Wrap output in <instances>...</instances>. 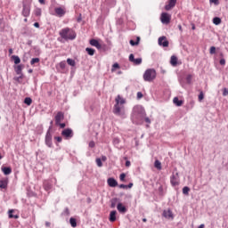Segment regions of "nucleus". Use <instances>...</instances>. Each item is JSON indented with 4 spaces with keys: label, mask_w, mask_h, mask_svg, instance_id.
Here are the masks:
<instances>
[{
    "label": "nucleus",
    "mask_w": 228,
    "mask_h": 228,
    "mask_svg": "<svg viewBox=\"0 0 228 228\" xmlns=\"http://www.w3.org/2000/svg\"><path fill=\"white\" fill-rule=\"evenodd\" d=\"M115 102L112 113L116 115V117H119V118H127V114H126V99L118 95L115 98Z\"/></svg>",
    "instance_id": "obj_1"
},
{
    "label": "nucleus",
    "mask_w": 228,
    "mask_h": 228,
    "mask_svg": "<svg viewBox=\"0 0 228 228\" xmlns=\"http://www.w3.org/2000/svg\"><path fill=\"white\" fill-rule=\"evenodd\" d=\"M145 109L142 105H135L133 108L131 114V120L133 124H142L143 118L146 117Z\"/></svg>",
    "instance_id": "obj_2"
},
{
    "label": "nucleus",
    "mask_w": 228,
    "mask_h": 228,
    "mask_svg": "<svg viewBox=\"0 0 228 228\" xmlns=\"http://www.w3.org/2000/svg\"><path fill=\"white\" fill-rule=\"evenodd\" d=\"M59 35L63 40H76V31L69 28H64L60 30Z\"/></svg>",
    "instance_id": "obj_3"
},
{
    "label": "nucleus",
    "mask_w": 228,
    "mask_h": 228,
    "mask_svg": "<svg viewBox=\"0 0 228 228\" xmlns=\"http://www.w3.org/2000/svg\"><path fill=\"white\" fill-rule=\"evenodd\" d=\"M156 76H157L156 69H148L145 70L142 77H143L144 81H147L148 83H151V82H152L153 80L156 79Z\"/></svg>",
    "instance_id": "obj_4"
},
{
    "label": "nucleus",
    "mask_w": 228,
    "mask_h": 228,
    "mask_svg": "<svg viewBox=\"0 0 228 228\" xmlns=\"http://www.w3.org/2000/svg\"><path fill=\"white\" fill-rule=\"evenodd\" d=\"M45 145L50 149L53 147V134H51V127L47 130L45 134Z\"/></svg>",
    "instance_id": "obj_5"
},
{
    "label": "nucleus",
    "mask_w": 228,
    "mask_h": 228,
    "mask_svg": "<svg viewBox=\"0 0 228 228\" xmlns=\"http://www.w3.org/2000/svg\"><path fill=\"white\" fill-rule=\"evenodd\" d=\"M61 135L64 136L66 140H70L74 136V132L70 128H66L62 130Z\"/></svg>",
    "instance_id": "obj_6"
},
{
    "label": "nucleus",
    "mask_w": 228,
    "mask_h": 228,
    "mask_svg": "<svg viewBox=\"0 0 228 228\" xmlns=\"http://www.w3.org/2000/svg\"><path fill=\"white\" fill-rule=\"evenodd\" d=\"M172 186H179V173L173 174L170 177Z\"/></svg>",
    "instance_id": "obj_7"
},
{
    "label": "nucleus",
    "mask_w": 228,
    "mask_h": 228,
    "mask_svg": "<svg viewBox=\"0 0 228 228\" xmlns=\"http://www.w3.org/2000/svg\"><path fill=\"white\" fill-rule=\"evenodd\" d=\"M170 19H171L170 14H168L167 12L161 13L160 20H161L162 24H170Z\"/></svg>",
    "instance_id": "obj_8"
},
{
    "label": "nucleus",
    "mask_w": 228,
    "mask_h": 228,
    "mask_svg": "<svg viewBox=\"0 0 228 228\" xmlns=\"http://www.w3.org/2000/svg\"><path fill=\"white\" fill-rule=\"evenodd\" d=\"M129 61H131V63H134V65H142V59L141 57L134 59V54L131 53L129 55Z\"/></svg>",
    "instance_id": "obj_9"
},
{
    "label": "nucleus",
    "mask_w": 228,
    "mask_h": 228,
    "mask_svg": "<svg viewBox=\"0 0 228 228\" xmlns=\"http://www.w3.org/2000/svg\"><path fill=\"white\" fill-rule=\"evenodd\" d=\"M21 13L23 17H29V14L31 13V7L26 4H23V9Z\"/></svg>",
    "instance_id": "obj_10"
},
{
    "label": "nucleus",
    "mask_w": 228,
    "mask_h": 228,
    "mask_svg": "<svg viewBox=\"0 0 228 228\" xmlns=\"http://www.w3.org/2000/svg\"><path fill=\"white\" fill-rule=\"evenodd\" d=\"M162 216H164V218H167V220H174V214L170 209L164 210L162 213Z\"/></svg>",
    "instance_id": "obj_11"
},
{
    "label": "nucleus",
    "mask_w": 228,
    "mask_h": 228,
    "mask_svg": "<svg viewBox=\"0 0 228 228\" xmlns=\"http://www.w3.org/2000/svg\"><path fill=\"white\" fill-rule=\"evenodd\" d=\"M55 12V15H57V17H63V15H65V13H67V12L65 11L64 8L62 7H57L54 9Z\"/></svg>",
    "instance_id": "obj_12"
},
{
    "label": "nucleus",
    "mask_w": 228,
    "mask_h": 228,
    "mask_svg": "<svg viewBox=\"0 0 228 228\" xmlns=\"http://www.w3.org/2000/svg\"><path fill=\"white\" fill-rule=\"evenodd\" d=\"M168 40H167V37H160L159 38V45H162V47H168Z\"/></svg>",
    "instance_id": "obj_13"
},
{
    "label": "nucleus",
    "mask_w": 228,
    "mask_h": 228,
    "mask_svg": "<svg viewBox=\"0 0 228 228\" xmlns=\"http://www.w3.org/2000/svg\"><path fill=\"white\" fill-rule=\"evenodd\" d=\"M176 4H177V0H169L168 4H166L165 6V10H167V12L172 10V8H174Z\"/></svg>",
    "instance_id": "obj_14"
},
{
    "label": "nucleus",
    "mask_w": 228,
    "mask_h": 228,
    "mask_svg": "<svg viewBox=\"0 0 228 228\" xmlns=\"http://www.w3.org/2000/svg\"><path fill=\"white\" fill-rule=\"evenodd\" d=\"M107 183L110 188H115V187L118 186V182H117V180H115V178H109L107 180Z\"/></svg>",
    "instance_id": "obj_15"
},
{
    "label": "nucleus",
    "mask_w": 228,
    "mask_h": 228,
    "mask_svg": "<svg viewBox=\"0 0 228 228\" xmlns=\"http://www.w3.org/2000/svg\"><path fill=\"white\" fill-rule=\"evenodd\" d=\"M63 118H65L63 112L61 111L58 112L57 115L55 116V124H60V122H61Z\"/></svg>",
    "instance_id": "obj_16"
},
{
    "label": "nucleus",
    "mask_w": 228,
    "mask_h": 228,
    "mask_svg": "<svg viewBox=\"0 0 228 228\" xmlns=\"http://www.w3.org/2000/svg\"><path fill=\"white\" fill-rule=\"evenodd\" d=\"M117 209L119 213H122L123 215L125 213H127V208H126V206H124L122 203H118L117 206Z\"/></svg>",
    "instance_id": "obj_17"
},
{
    "label": "nucleus",
    "mask_w": 228,
    "mask_h": 228,
    "mask_svg": "<svg viewBox=\"0 0 228 228\" xmlns=\"http://www.w3.org/2000/svg\"><path fill=\"white\" fill-rule=\"evenodd\" d=\"M90 45H93V47H96V49H101L102 46L99 44V41L97 39H91Z\"/></svg>",
    "instance_id": "obj_18"
},
{
    "label": "nucleus",
    "mask_w": 228,
    "mask_h": 228,
    "mask_svg": "<svg viewBox=\"0 0 228 228\" xmlns=\"http://www.w3.org/2000/svg\"><path fill=\"white\" fill-rule=\"evenodd\" d=\"M109 220H110V222H116V220H117V210H112L110 213Z\"/></svg>",
    "instance_id": "obj_19"
},
{
    "label": "nucleus",
    "mask_w": 228,
    "mask_h": 228,
    "mask_svg": "<svg viewBox=\"0 0 228 228\" xmlns=\"http://www.w3.org/2000/svg\"><path fill=\"white\" fill-rule=\"evenodd\" d=\"M8 188V180L0 181V190H6Z\"/></svg>",
    "instance_id": "obj_20"
},
{
    "label": "nucleus",
    "mask_w": 228,
    "mask_h": 228,
    "mask_svg": "<svg viewBox=\"0 0 228 228\" xmlns=\"http://www.w3.org/2000/svg\"><path fill=\"white\" fill-rule=\"evenodd\" d=\"M2 172L4 174V175H10V174H12V167H2Z\"/></svg>",
    "instance_id": "obj_21"
},
{
    "label": "nucleus",
    "mask_w": 228,
    "mask_h": 228,
    "mask_svg": "<svg viewBox=\"0 0 228 228\" xmlns=\"http://www.w3.org/2000/svg\"><path fill=\"white\" fill-rule=\"evenodd\" d=\"M69 224H70L71 227H73V228L77 227V221L74 217L69 218Z\"/></svg>",
    "instance_id": "obj_22"
},
{
    "label": "nucleus",
    "mask_w": 228,
    "mask_h": 228,
    "mask_svg": "<svg viewBox=\"0 0 228 228\" xmlns=\"http://www.w3.org/2000/svg\"><path fill=\"white\" fill-rule=\"evenodd\" d=\"M118 202V199L114 198L110 200V208L113 209L117 207V203Z\"/></svg>",
    "instance_id": "obj_23"
},
{
    "label": "nucleus",
    "mask_w": 228,
    "mask_h": 228,
    "mask_svg": "<svg viewBox=\"0 0 228 228\" xmlns=\"http://www.w3.org/2000/svg\"><path fill=\"white\" fill-rule=\"evenodd\" d=\"M213 24H215L216 26H220V24H222V19L215 17L213 19Z\"/></svg>",
    "instance_id": "obj_24"
},
{
    "label": "nucleus",
    "mask_w": 228,
    "mask_h": 228,
    "mask_svg": "<svg viewBox=\"0 0 228 228\" xmlns=\"http://www.w3.org/2000/svg\"><path fill=\"white\" fill-rule=\"evenodd\" d=\"M173 102L175 106H183V101H180L177 97L174 98Z\"/></svg>",
    "instance_id": "obj_25"
},
{
    "label": "nucleus",
    "mask_w": 228,
    "mask_h": 228,
    "mask_svg": "<svg viewBox=\"0 0 228 228\" xmlns=\"http://www.w3.org/2000/svg\"><path fill=\"white\" fill-rule=\"evenodd\" d=\"M15 72L18 76H22V66L18 65L15 69Z\"/></svg>",
    "instance_id": "obj_26"
},
{
    "label": "nucleus",
    "mask_w": 228,
    "mask_h": 228,
    "mask_svg": "<svg viewBox=\"0 0 228 228\" xmlns=\"http://www.w3.org/2000/svg\"><path fill=\"white\" fill-rule=\"evenodd\" d=\"M12 60H13L15 65H19V63H20V58L17 55H12Z\"/></svg>",
    "instance_id": "obj_27"
},
{
    "label": "nucleus",
    "mask_w": 228,
    "mask_h": 228,
    "mask_svg": "<svg viewBox=\"0 0 228 228\" xmlns=\"http://www.w3.org/2000/svg\"><path fill=\"white\" fill-rule=\"evenodd\" d=\"M138 44H140V37H136V41L133 39L130 40V45L132 46L138 45Z\"/></svg>",
    "instance_id": "obj_28"
},
{
    "label": "nucleus",
    "mask_w": 228,
    "mask_h": 228,
    "mask_svg": "<svg viewBox=\"0 0 228 228\" xmlns=\"http://www.w3.org/2000/svg\"><path fill=\"white\" fill-rule=\"evenodd\" d=\"M170 63L171 65L175 67V65H177V57H175V55L171 56Z\"/></svg>",
    "instance_id": "obj_29"
},
{
    "label": "nucleus",
    "mask_w": 228,
    "mask_h": 228,
    "mask_svg": "<svg viewBox=\"0 0 228 228\" xmlns=\"http://www.w3.org/2000/svg\"><path fill=\"white\" fill-rule=\"evenodd\" d=\"M86 51L89 56H94L95 54V50L94 48H86Z\"/></svg>",
    "instance_id": "obj_30"
},
{
    "label": "nucleus",
    "mask_w": 228,
    "mask_h": 228,
    "mask_svg": "<svg viewBox=\"0 0 228 228\" xmlns=\"http://www.w3.org/2000/svg\"><path fill=\"white\" fill-rule=\"evenodd\" d=\"M67 63L68 65H70V67H76V61L70 58L67 59Z\"/></svg>",
    "instance_id": "obj_31"
},
{
    "label": "nucleus",
    "mask_w": 228,
    "mask_h": 228,
    "mask_svg": "<svg viewBox=\"0 0 228 228\" xmlns=\"http://www.w3.org/2000/svg\"><path fill=\"white\" fill-rule=\"evenodd\" d=\"M154 167L157 170H161V162L159 160H155Z\"/></svg>",
    "instance_id": "obj_32"
},
{
    "label": "nucleus",
    "mask_w": 228,
    "mask_h": 228,
    "mask_svg": "<svg viewBox=\"0 0 228 228\" xmlns=\"http://www.w3.org/2000/svg\"><path fill=\"white\" fill-rule=\"evenodd\" d=\"M34 13L37 17H40L42 15V9L40 8H36L34 11Z\"/></svg>",
    "instance_id": "obj_33"
},
{
    "label": "nucleus",
    "mask_w": 228,
    "mask_h": 228,
    "mask_svg": "<svg viewBox=\"0 0 228 228\" xmlns=\"http://www.w3.org/2000/svg\"><path fill=\"white\" fill-rule=\"evenodd\" d=\"M33 102V100H31V98L27 97L24 100V103L27 104V106H31V103Z\"/></svg>",
    "instance_id": "obj_34"
},
{
    "label": "nucleus",
    "mask_w": 228,
    "mask_h": 228,
    "mask_svg": "<svg viewBox=\"0 0 228 228\" xmlns=\"http://www.w3.org/2000/svg\"><path fill=\"white\" fill-rule=\"evenodd\" d=\"M13 210H9V218H15V220H17V218H19V215H13Z\"/></svg>",
    "instance_id": "obj_35"
},
{
    "label": "nucleus",
    "mask_w": 228,
    "mask_h": 228,
    "mask_svg": "<svg viewBox=\"0 0 228 228\" xmlns=\"http://www.w3.org/2000/svg\"><path fill=\"white\" fill-rule=\"evenodd\" d=\"M59 67L61 69V70H64L65 67H67V62L65 61H61L59 63Z\"/></svg>",
    "instance_id": "obj_36"
},
{
    "label": "nucleus",
    "mask_w": 228,
    "mask_h": 228,
    "mask_svg": "<svg viewBox=\"0 0 228 228\" xmlns=\"http://www.w3.org/2000/svg\"><path fill=\"white\" fill-rule=\"evenodd\" d=\"M183 195H189V193H190V187H188V186L183 187Z\"/></svg>",
    "instance_id": "obj_37"
},
{
    "label": "nucleus",
    "mask_w": 228,
    "mask_h": 228,
    "mask_svg": "<svg viewBox=\"0 0 228 228\" xmlns=\"http://www.w3.org/2000/svg\"><path fill=\"white\" fill-rule=\"evenodd\" d=\"M40 62V59L39 58H33L30 61V65H35V63H39Z\"/></svg>",
    "instance_id": "obj_38"
},
{
    "label": "nucleus",
    "mask_w": 228,
    "mask_h": 228,
    "mask_svg": "<svg viewBox=\"0 0 228 228\" xmlns=\"http://www.w3.org/2000/svg\"><path fill=\"white\" fill-rule=\"evenodd\" d=\"M116 69H120V65L117 62L112 65L111 72H115Z\"/></svg>",
    "instance_id": "obj_39"
},
{
    "label": "nucleus",
    "mask_w": 228,
    "mask_h": 228,
    "mask_svg": "<svg viewBox=\"0 0 228 228\" xmlns=\"http://www.w3.org/2000/svg\"><path fill=\"white\" fill-rule=\"evenodd\" d=\"M96 165L97 167H99V168H101V167H102V160L101 159H96Z\"/></svg>",
    "instance_id": "obj_40"
},
{
    "label": "nucleus",
    "mask_w": 228,
    "mask_h": 228,
    "mask_svg": "<svg viewBox=\"0 0 228 228\" xmlns=\"http://www.w3.org/2000/svg\"><path fill=\"white\" fill-rule=\"evenodd\" d=\"M209 53L210 54H215L216 53V47L211 46Z\"/></svg>",
    "instance_id": "obj_41"
},
{
    "label": "nucleus",
    "mask_w": 228,
    "mask_h": 228,
    "mask_svg": "<svg viewBox=\"0 0 228 228\" xmlns=\"http://www.w3.org/2000/svg\"><path fill=\"white\" fill-rule=\"evenodd\" d=\"M119 179H120V181H122V182L126 181V173H122V174L119 175Z\"/></svg>",
    "instance_id": "obj_42"
},
{
    "label": "nucleus",
    "mask_w": 228,
    "mask_h": 228,
    "mask_svg": "<svg viewBox=\"0 0 228 228\" xmlns=\"http://www.w3.org/2000/svg\"><path fill=\"white\" fill-rule=\"evenodd\" d=\"M223 95H224V97H227V95H228V89L227 88L223 89Z\"/></svg>",
    "instance_id": "obj_43"
},
{
    "label": "nucleus",
    "mask_w": 228,
    "mask_h": 228,
    "mask_svg": "<svg viewBox=\"0 0 228 228\" xmlns=\"http://www.w3.org/2000/svg\"><path fill=\"white\" fill-rule=\"evenodd\" d=\"M191 75H188L187 77H186V81H187V83H191Z\"/></svg>",
    "instance_id": "obj_44"
},
{
    "label": "nucleus",
    "mask_w": 228,
    "mask_h": 228,
    "mask_svg": "<svg viewBox=\"0 0 228 228\" xmlns=\"http://www.w3.org/2000/svg\"><path fill=\"white\" fill-rule=\"evenodd\" d=\"M54 140H56V142H58L59 143H61L62 138L60 136H56L54 137Z\"/></svg>",
    "instance_id": "obj_45"
},
{
    "label": "nucleus",
    "mask_w": 228,
    "mask_h": 228,
    "mask_svg": "<svg viewBox=\"0 0 228 228\" xmlns=\"http://www.w3.org/2000/svg\"><path fill=\"white\" fill-rule=\"evenodd\" d=\"M89 147H91V149H94V147H95V142L94 141H91L89 142Z\"/></svg>",
    "instance_id": "obj_46"
},
{
    "label": "nucleus",
    "mask_w": 228,
    "mask_h": 228,
    "mask_svg": "<svg viewBox=\"0 0 228 228\" xmlns=\"http://www.w3.org/2000/svg\"><path fill=\"white\" fill-rule=\"evenodd\" d=\"M56 126H60L61 129H64L66 125H65V123L60 122V124H56Z\"/></svg>",
    "instance_id": "obj_47"
},
{
    "label": "nucleus",
    "mask_w": 228,
    "mask_h": 228,
    "mask_svg": "<svg viewBox=\"0 0 228 228\" xmlns=\"http://www.w3.org/2000/svg\"><path fill=\"white\" fill-rule=\"evenodd\" d=\"M22 77H23V75L21 74V75H20L19 77H16L14 79H15V81H20V79H22Z\"/></svg>",
    "instance_id": "obj_48"
},
{
    "label": "nucleus",
    "mask_w": 228,
    "mask_h": 228,
    "mask_svg": "<svg viewBox=\"0 0 228 228\" xmlns=\"http://www.w3.org/2000/svg\"><path fill=\"white\" fill-rule=\"evenodd\" d=\"M142 97H143V94H142V92H138L137 93V99H142Z\"/></svg>",
    "instance_id": "obj_49"
},
{
    "label": "nucleus",
    "mask_w": 228,
    "mask_h": 228,
    "mask_svg": "<svg viewBox=\"0 0 228 228\" xmlns=\"http://www.w3.org/2000/svg\"><path fill=\"white\" fill-rule=\"evenodd\" d=\"M143 118H144V120H145V122H146L147 124H151V118H147V117H144Z\"/></svg>",
    "instance_id": "obj_50"
},
{
    "label": "nucleus",
    "mask_w": 228,
    "mask_h": 228,
    "mask_svg": "<svg viewBox=\"0 0 228 228\" xmlns=\"http://www.w3.org/2000/svg\"><path fill=\"white\" fill-rule=\"evenodd\" d=\"M204 99V94L200 93L199 95V101H202Z\"/></svg>",
    "instance_id": "obj_51"
},
{
    "label": "nucleus",
    "mask_w": 228,
    "mask_h": 228,
    "mask_svg": "<svg viewBox=\"0 0 228 228\" xmlns=\"http://www.w3.org/2000/svg\"><path fill=\"white\" fill-rule=\"evenodd\" d=\"M219 63L220 65H225V59H221Z\"/></svg>",
    "instance_id": "obj_52"
},
{
    "label": "nucleus",
    "mask_w": 228,
    "mask_h": 228,
    "mask_svg": "<svg viewBox=\"0 0 228 228\" xmlns=\"http://www.w3.org/2000/svg\"><path fill=\"white\" fill-rule=\"evenodd\" d=\"M126 167H131V161L126 160Z\"/></svg>",
    "instance_id": "obj_53"
},
{
    "label": "nucleus",
    "mask_w": 228,
    "mask_h": 228,
    "mask_svg": "<svg viewBox=\"0 0 228 228\" xmlns=\"http://www.w3.org/2000/svg\"><path fill=\"white\" fill-rule=\"evenodd\" d=\"M101 159H102V161L104 162V161H107L108 158L106 156H102Z\"/></svg>",
    "instance_id": "obj_54"
},
{
    "label": "nucleus",
    "mask_w": 228,
    "mask_h": 228,
    "mask_svg": "<svg viewBox=\"0 0 228 228\" xmlns=\"http://www.w3.org/2000/svg\"><path fill=\"white\" fill-rule=\"evenodd\" d=\"M210 3H214V4H218V0H209Z\"/></svg>",
    "instance_id": "obj_55"
},
{
    "label": "nucleus",
    "mask_w": 228,
    "mask_h": 228,
    "mask_svg": "<svg viewBox=\"0 0 228 228\" xmlns=\"http://www.w3.org/2000/svg\"><path fill=\"white\" fill-rule=\"evenodd\" d=\"M119 188L126 189V188H127V185H126V184H120V185H119Z\"/></svg>",
    "instance_id": "obj_56"
},
{
    "label": "nucleus",
    "mask_w": 228,
    "mask_h": 228,
    "mask_svg": "<svg viewBox=\"0 0 228 228\" xmlns=\"http://www.w3.org/2000/svg\"><path fill=\"white\" fill-rule=\"evenodd\" d=\"M34 27H35V28H40V24H39L38 22H35V23H34Z\"/></svg>",
    "instance_id": "obj_57"
},
{
    "label": "nucleus",
    "mask_w": 228,
    "mask_h": 228,
    "mask_svg": "<svg viewBox=\"0 0 228 228\" xmlns=\"http://www.w3.org/2000/svg\"><path fill=\"white\" fill-rule=\"evenodd\" d=\"M0 29H3V20L0 19Z\"/></svg>",
    "instance_id": "obj_58"
},
{
    "label": "nucleus",
    "mask_w": 228,
    "mask_h": 228,
    "mask_svg": "<svg viewBox=\"0 0 228 228\" xmlns=\"http://www.w3.org/2000/svg\"><path fill=\"white\" fill-rule=\"evenodd\" d=\"M45 227H51V223L45 222Z\"/></svg>",
    "instance_id": "obj_59"
},
{
    "label": "nucleus",
    "mask_w": 228,
    "mask_h": 228,
    "mask_svg": "<svg viewBox=\"0 0 228 228\" xmlns=\"http://www.w3.org/2000/svg\"><path fill=\"white\" fill-rule=\"evenodd\" d=\"M114 143H120V140H118V139H114Z\"/></svg>",
    "instance_id": "obj_60"
},
{
    "label": "nucleus",
    "mask_w": 228,
    "mask_h": 228,
    "mask_svg": "<svg viewBox=\"0 0 228 228\" xmlns=\"http://www.w3.org/2000/svg\"><path fill=\"white\" fill-rule=\"evenodd\" d=\"M126 188H133V183H130L128 185H126Z\"/></svg>",
    "instance_id": "obj_61"
},
{
    "label": "nucleus",
    "mask_w": 228,
    "mask_h": 228,
    "mask_svg": "<svg viewBox=\"0 0 228 228\" xmlns=\"http://www.w3.org/2000/svg\"><path fill=\"white\" fill-rule=\"evenodd\" d=\"M178 29H179L181 32H183V26L178 25Z\"/></svg>",
    "instance_id": "obj_62"
},
{
    "label": "nucleus",
    "mask_w": 228,
    "mask_h": 228,
    "mask_svg": "<svg viewBox=\"0 0 228 228\" xmlns=\"http://www.w3.org/2000/svg\"><path fill=\"white\" fill-rule=\"evenodd\" d=\"M45 190H50V189H51V185L46 186V185L45 184Z\"/></svg>",
    "instance_id": "obj_63"
},
{
    "label": "nucleus",
    "mask_w": 228,
    "mask_h": 228,
    "mask_svg": "<svg viewBox=\"0 0 228 228\" xmlns=\"http://www.w3.org/2000/svg\"><path fill=\"white\" fill-rule=\"evenodd\" d=\"M204 227H205L204 224H200V225L199 226V228H204Z\"/></svg>",
    "instance_id": "obj_64"
}]
</instances>
